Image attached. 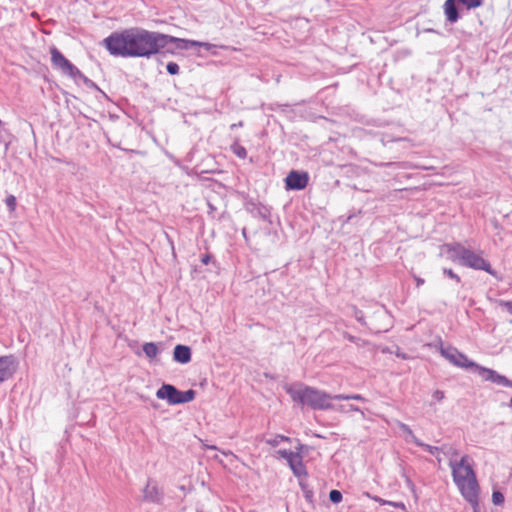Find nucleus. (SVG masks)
Listing matches in <instances>:
<instances>
[{
	"label": "nucleus",
	"mask_w": 512,
	"mask_h": 512,
	"mask_svg": "<svg viewBox=\"0 0 512 512\" xmlns=\"http://www.w3.org/2000/svg\"><path fill=\"white\" fill-rule=\"evenodd\" d=\"M443 273L448 276L450 279L454 280L457 283L461 282V278L450 268H443Z\"/></svg>",
	"instance_id": "c756f323"
},
{
	"label": "nucleus",
	"mask_w": 512,
	"mask_h": 512,
	"mask_svg": "<svg viewBox=\"0 0 512 512\" xmlns=\"http://www.w3.org/2000/svg\"><path fill=\"white\" fill-rule=\"evenodd\" d=\"M246 209L253 217L260 218L265 221L269 220L271 215L269 207L254 201H249L246 204Z\"/></svg>",
	"instance_id": "ddd939ff"
},
{
	"label": "nucleus",
	"mask_w": 512,
	"mask_h": 512,
	"mask_svg": "<svg viewBox=\"0 0 512 512\" xmlns=\"http://www.w3.org/2000/svg\"><path fill=\"white\" fill-rule=\"evenodd\" d=\"M476 371L485 381H490L505 387H512V381L500 375L495 370L478 365Z\"/></svg>",
	"instance_id": "9b49d317"
},
{
	"label": "nucleus",
	"mask_w": 512,
	"mask_h": 512,
	"mask_svg": "<svg viewBox=\"0 0 512 512\" xmlns=\"http://www.w3.org/2000/svg\"><path fill=\"white\" fill-rule=\"evenodd\" d=\"M242 126H243V121H239L238 123L231 124L230 129L234 130V129L242 127Z\"/></svg>",
	"instance_id": "e433bc0d"
},
{
	"label": "nucleus",
	"mask_w": 512,
	"mask_h": 512,
	"mask_svg": "<svg viewBox=\"0 0 512 512\" xmlns=\"http://www.w3.org/2000/svg\"><path fill=\"white\" fill-rule=\"evenodd\" d=\"M343 337H344L345 339H347L348 341H350V342H352V343H355V344H356V345H358V346H361V345H364V344H365V341H364V340H362V339H360V338H358V337H355V336H353V335L349 334L348 332H344V333H343Z\"/></svg>",
	"instance_id": "c85d7f7f"
},
{
	"label": "nucleus",
	"mask_w": 512,
	"mask_h": 512,
	"mask_svg": "<svg viewBox=\"0 0 512 512\" xmlns=\"http://www.w3.org/2000/svg\"><path fill=\"white\" fill-rule=\"evenodd\" d=\"M349 410H350V411H356V412H359V411H360L359 407H357V406H355V405H350V406H349Z\"/></svg>",
	"instance_id": "ea45409f"
},
{
	"label": "nucleus",
	"mask_w": 512,
	"mask_h": 512,
	"mask_svg": "<svg viewBox=\"0 0 512 512\" xmlns=\"http://www.w3.org/2000/svg\"><path fill=\"white\" fill-rule=\"evenodd\" d=\"M440 354L452 363L454 366L464 369H474L478 367V364L470 360L464 353L460 352L457 348L452 346L440 348Z\"/></svg>",
	"instance_id": "39448f33"
},
{
	"label": "nucleus",
	"mask_w": 512,
	"mask_h": 512,
	"mask_svg": "<svg viewBox=\"0 0 512 512\" xmlns=\"http://www.w3.org/2000/svg\"><path fill=\"white\" fill-rule=\"evenodd\" d=\"M173 359L174 361L186 364L191 360V349L190 347L182 344H178L174 347L173 351Z\"/></svg>",
	"instance_id": "dca6fc26"
},
{
	"label": "nucleus",
	"mask_w": 512,
	"mask_h": 512,
	"mask_svg": "<svg viewBox=\"0 0 512 512\" xmlns=\"http://www.w3.org/2000/svg\"><path fill=\"white\" fill-rule=\"evenodd\" d=\"M504 495L502 492L495 490L492 493V502L494 505H501L504 503Z\"/></svg>",
	"instance_id": "cd10ccee"
},
{
	"label": "nucleus",
	"mask_w": 512,
	"mask_h": 512,
	"mask_svg": "<svg viewBox=\"0 0 512 512\" xmlns=\"http://www.w3.org/2000/svg\"><path fill=\"white\" fill-rule=\"evenodd\" d=\"M277 454L287 461L294 476H296L298 479L307 476L306 467L304 466L302 456L299 453L281 449L277 451Z\"/></svg>",
	"instance_id": "423d86ee"
},
{
	"label": "nucleus",
	"mask_w": 512,
	"mask_h": 512,
	"mask_svg": "<svg viewBox=\"0 0 512 512\" xmlns=\"http://www.w3.org/2000/svg\"><path fill=\"white\" fill-rule=\"evenodd\" d=\"M231 150L232 152L239 158L241 159H245L247 157V151L246 149L238 144V143H234L231 145Z\"/></svg>",
	"instance_id": "b1692460"
},
{
	"label": "nucleus",
	"mask_w": 512,
	"mask_h": 512,
	"mask_svg": "<svg viewBox=\"0 0 512 512\" xmlns=\"http://www.w3.org/2000/svg\"><path fill=\"white\" fill-rule=\"evenodd\" d=\"M439 449L450 458L449 467L452 470V478L462 497L471 505H477L479 485L476 473L469 463V456L464 455L459 461H455L452 458L459 455L455 447L444 444Z\"/></svg>",
	"instance_id": "f03ea898"
},
{
	"label": "nucleus",
	"mask_w": 512,
	"mask_h": 512,
	"mask_svg": "<svg viewBox=\"0 0 512 512\" xmlns=\"http://www.w3.org/2000/svg\"><path fill=\"white\" fill-rule=\"evenodd\" d=\"M144 354L149 359H154L159 353L158 345L154 342H147L142 347Z\"/></svg>",
	"instance_id": "a211bd4d"
},
{
	"label": "nucleus",
	"mask_w": 512,
	"mask_h": 512,
	"mask_svg": "<svg viewBox=\"0 0 512 512\" xmlns=\"http://www.w3.org/2000/svg\"><path fill=\"white\" fill-rule=\"evenodd\" d=\"M18 368V361L14 355L0 356V383L10 379Z\"/></svg>",
	"instance_id": "9d476101"
},
{
	"label": "nucleus",
	"mask_w": 512,
	"mask_h": 512,
	"mask_svg": "<svg viewBox=\"0 0 512 512\" xmlns=\"http://www.w3.org/2000/svg\"><path fill=\"white\" fill-rule=\"evenodd\" d=\"M357 320H358L359 322L363 323V321H362V317H357Z\"/></svg>",
	"instance_id": "a18cd8bd"
},
{
	"label": "nucleus",
	"mask_w": 512,
	"mask_h": 512,
	"mask_svg": "<svg viewBox=\"0 0 512 512\" xmlns=\"http://www.w3.org/2000/svg\"><path fill=\"white\" fill-rule=\"evenodd\" d=\"M396 165H399V164L395 163V162H387V163L380 164V166H383V167H390V166H396Z\"/></svg>",
	"instance_id": "4c0bfd02"
},
{
	"label": "nucleus",
	"mask_w": 512,
	"mask_h": 512,
	"mask_svg": "<svg viewBox=\"0 0 512 512\" xmlns=\"http://www.w3.org/2000/svg\"><path fill=\"white\" fill-rule=\"evenodd\" d=\"M299 486L301 488V491L303 492V495H304L306 501L308 503H310V504H313V502H314V492H313V489L306 482V480L303 479V478H300L299 479Z\"/></svg>",
	"instance_id": "f3484780"
},
{
	"label": "nucleus",
	"mask_w": 512,
	"mask_h": 512,
	"mask_svg": "<svg viewBox=\"0 0 512 512\" xmlns=\"http://www.w3.org/2000/svg\"><path fill=\"white\" fill-rule=\"evenodd\" d=\"M510 405H511V407H512V397H511V400H510Z\"/></svg>",
	"instance_id": "49530a36"
},
{
	"label": "nucleus",
	"mask_w": 512,
	"mask_h": 512,
	"mask_svg": "<svg viewBox=\"0 0 512 512\" xmlns=\"http://www.w3.org/2000/svg\"><path fill=\"white\" fill-rule=\"evenodd\" d=\"M501 305L504 306L507 311L512 314V301H502Z\"/></svg>",
	"instance_id": "f704fd0d"
},
{
	"label": "nucleus",
	"mask_w": 512,
	"mask_h": 512,
	"mask_svg": "<svg viewBox=\"0 0 512 512\" xmlns=\"http://www.w3.org/2000/svg\"><path fill=\"white\" fill-rule=\"evenodd\" d=\"M211 260V255L210 254H204L202 257H201V262L202 264L204 265H207Z\"/></svg>",
	"instance_id": "c9c22d12"
},
{
	"label": "nucleus",
	"mask_w": 512,
	"mask_h": 512,
	"mask_svg": "<svg viewBox=\"0 0 512 512\" xmlns=\"http://www.w3.org/2000/svg\"><path fill=\"white\" fill-rule=\"evenodd\" d=\"M415 280H416L417 286L424 284V279H422V278L417 277V278H415Z\"/></svg>",
	"instance_id": "58836bf2"
},
{
	"label": "nucleus",
	"mask_w": 512,
	"mask_h": 512,
	"mask_svg": "<svg viewBox=\"0 0 512 512\" xmlns=\"http://www.w3.org/2000/svg\"><path fill=\"white\" fill-rule=\"evenodd\" d=\"M278 108H281V109H284L285 107H288L287 104H284V105H281V104H276Z\"/></svg>",
	"instance_id": "37998d69"
},
{
	"label": "nucleus",
	"mask_w": 512,
	"mask_h": 512,
	"mask_svg": "<svg viewBox=\"0 0 512 512\" xmlns=\"http://www.w3.org/2000/svg\"><path fill=\"white\" fill-rule=\"evenodd\" d=\"M52 65L60 69L65 75L72 77L73 74L79 73V69L73 65L56 47L51 48Z\"/></svg>",
	"instance_id": "0eeeda50"
},
{
	"label": "nucleus",
	"mask_w": 512,
	"mask_h": 512,
	"mask_svg": "<svg viewBox=\"0 0 512 512\" xmlns=\"http://www.w3.org/2000/svg\"><path fill=\"white\" fill-rule=\"evenodd\" d=\"M467 10L476 9L483 5L484 0H458Z\"/></svg>",
	"instance_id": "412c9836"
},
{
	"label": "nucleus",
	"mask_w": 512,
	"mask_h": 512,
	"mask_svg": "<svg viewBox=\"0 0 512 512\" xmlns=\"http://www.w3.org/2000/svg\"><path fill=\"white\" fill-rule=\"evenodd\" d=\"M158 399L167 400L170 405L180 404L181 391L174 385L163 384L156 392Z\"/></svg>",
	"instance_id": "f8f14e48"
},
{
	"label": "nucleus",
	"mask_w": 512,
	"mask_h": 512,
	"mask_svg": "<svg viewBox=\"0 0 512 512\" xmlns=\"http://www.w3.org/2000/svg\"><path fill=\"white\" fill-rule=\"evenodd\" d=\"M342 493L339 490L333 489L329 493V499L332 503H340L342 501Z\"/></svg>",
	"instance_id": "bb28decb"
},
{
	"label": "nucleus",
	"mask_w": 512,
	"mask_h": 512,
	"mask_svg": "<svg viewBox=\"0 0 512 512\" xmlns=\"http://www.w3.org/2000/svg\"><path fill=\"white\" fill-rule=\"evenodd\" d=\"M334 400H357V401H365V398L360 394H337L334 395Z\"/></svg>",
	"instance_id": "a878e982"
},
{
	"label": "nucleus",
	"mask_w": 512,
	"mask_h": 512,
	"mask_svg": "<svg viewBox=\"0 0 512 512\" xmlns=\"http://www.w3.org/2000/svg\"><path fill=\"white\" fill-rule=\"evenodd\" d=\"M164 498L163 491L159 488L156 480L149 478L142 490V501L147 503L161 504Z\"/></svg>",
	"instance_id": "6e6552de"
},
{
	"label": "nucleus",
	"mask_w": 512,
	"mask_h": 512,
	"mask_svg": "<svg viewBox=\"0 0 512 512\" xmlns=\"http://www.w3.org/2000/svg\"><path fill=\"white\" fill-rule=\"evenodd\" d=\"M242 235H243V237L245 238V240L247 241V240H248V237H247V230H246V228H243V229H242Z\"/></svg>",
	"instance_id": "a19ab883"
},
{
	"label": "nucleus",
	"mask_w": 512,
	"mask_h": 512,
	"mask_svg": "<svg viewBox=\"0 0 512 512\" xmlns=\"http://www.w3.org/2000/svg\"><path fill=\"white\" fill-rule=\"evenodd\" d=\"M289 442L290 438L284 435H275L273 438L266 439V443L272 447H277L281 442Z\"/></svg>",
	"instance_id": "4be33fe9"
},
{
	"label": "nucleus",
	"mask_w": 512,
	"mask_h": 512,
	"mask_svg": "<svg viewBox=\"0 0 512 512\" xmlns=\"http://www.w3.org/2000/svg\"><path fill=\"white\" fill-rule=\"evenodd\" d=\"M109 53L121 57H143L160 53L168 44L174 43L177 49L186 50L192 47H203L211 51L216 45L208 42H200L177 38L171 35L142 28H129L120 32H113L103 40Z\"/></svg>",
	"instance_id": "f257e3e1"
},
{
	"label": "nucleus",
	"mask_w": 512,
	"mask_h": 512,
	"mask_svg": "<svg viewBox=\"0 0 512 512\" xmlns=\"http://www.w3.org/2000/svg\"><path fill=\"white\" fill-rule=\"evenodd\" d=\"M415 444L421 448H423L425 451H427L428 453L432 454V455H436L438 454L439 452H441V449H439L440 447H436V446H431L429 444H426L424 442H422L420 439L418 438H415Z\"/></svg>",
	"instance_id": "aec40b11"
},
{
	"label": "nucleus",
	"mask_w": 512,
	"mask_h": 512,
	"mask_svg": "<svg viewBox=\"0 0 512 512\" xmlns=\"http://www.w3.org/2000/svg\"><path fill=\"white\" fill-rule=\"evenodd\" d=\"M432 396L436 401L440 402L444 399V392L442 390H435Z\"/></svg>",
	"instance_id": "72a5a7b5"
},
{
	"label": "nucleus",
	"mask_w": 512,
	"mask_h": 512,
	"mask_svg": "<svg viewBox=\"0 0 512 512\" xmlns=\"http://www.w3.org/2000/svg\"><path fill=\"white\" fill-rule=\"evenodd\" d=\"M460 265L473 270L485 271L497 280H502V275L493 269L490 262L484 258L482 250L474 251L468 248L465 256L462 257Z\"/></svg>",
	"instance_id": "20e7f679"
},
{
	"label": "nucleus",
	"mask_w": 512,
	"mask_h": 512,
	"mask_svg": "<svg viewBox=\"0 0 512 512\" xmlns=\"http://www.w3.org/2000/svg\"><path fill=\"white\" fill-rule=\"evenodd\" d=\"M371 499L378 502L380 505H389V506H393L395 508H399L402 510L406 509L405 504L403 502H394V501L384 500L378 496L371 497Z\"/></svg>",
	"instance_id": "6ab92c4d"
},
{
	"label": "nucleus",
	"mask_w": 512,
	"mask_h": 512,
	"mask_svg": "<svg viewBox=\"0 0 512 512\" xmlns=\"http://www.w3.org/2000/svg\"><path fill=\"white\" fill-rule=\"evenodd\" d=\"M399 427H400V429H401L404 433H406V434H407V435L412 439V441L415 443V438H417V437L414 435V433H413V431L411 430V428H410L407 424H404V423H400V424H399Z\"/></svg>",
	"instance_id": "7c9ffc66"
},
{
	"label": "nucleus",
	"mask_w": 512,
	"mask_h": 512,
	"mask_svg": "<svg viewBox=\"0 0 512 512\" xmlns=\"http://www.w3.org/2000/svg\"><path fill=\"white\" fill-rule=\"evenodd\" d=\"M71 78H73L74 80H81L87 87L97 88L96 84L92 80L87 78L80 70L79 73L73 74Z\"/></svg>",
	"instance_id": "5701e85b"
},
{
	"label": "nucleus",
	"mask_w": 512,
	"mask_h": 512,
	"mask_svg": "<svg viewBox=\"0 0 512 512\" xmlns=\"http://www.w3.org/2000/svg\"><path fill=\"white\" fill-rule=\"evenodd\" d=\"M364 496L368 497L371 499V497H374L373 495H371L369 492H364L363 493Z\"/></svg>",
	"instance_id": "79ce46f5"
},
{
	"label": "nucleus",
	"mask_w": 512,
	"mask_h": 512,
	"mask_svg": "<svg viewBox=\"0 0 512 512\" xmlns=\"http://www.w3.org/2000/svg\"><path fill=\"white\" fill-rule=\"evenodd\" d=\"M166 69L170 75H176L179 73V65L175 62H169Z\"/></svg>",
	"instance_id": "2f4dec72"
},
{
	"label": "nucleus",
	"mask_w": 512,
	"mask_h": 512,
	"mask_svg": "<svg viewBox=\"0 0 512 512\" xmlns=\"http://www.w3.org/2000/svg\"><path fill=\"white\" fill-rule=\"evenodd\" d=\"M457 2L458 0H446L443 6L446 20L451 24L456 23L460 19Z\"/></svg>",
	"instance_id": "2eb2a0df"
},
{
	"label": "nucleus",
	"mask_w": 512,
	"mask_h": 512,
	"mask_svg": "<svg viewBox=\"0 0 512 512\" xmlns=\"http://www.w3.org/2000/svg\"><path fill=\"white\" fill-rule=\"evenodd\" d=\"M337 410L342 412V411H344V407H343V406H339V407L337 408Z\"/></svg>",
	"instance_id": "c03bdc74"
},
{
	"label": "nucleus",
	"mask_w": 512,
	"mask_h": 512,
	"mask_svg": "<svg viewBox=\"0 0 512 512\" xmlns=\"http://www.w3.org/2000/svg\"><path fill=\"white\" fill-rule=\"evenodd\" d=\"M444 248L446 249V251L449 255V258L453 262H458L459 264L462 261V257L465 256L466 251L468 250L467 247H465L464 245H462L461 243H458V242L445 244Z\"/></svg>",
	"instance_id": "4468645a"
},
{
	"label": "nucleus",
	"mask_w": 512,
	"mask_h": 512,
	"mask_svg": "<svg viewBox=\"0 0 512 512\" xmlns=\"http://www.w3.org/2000/svg\"><path fill=\"white\" fill-rule=\"evenodd\" d=\"M198 512H203V511H198Z\"/></svg>",
	"instance_id": "de8ad7c7"
},
{
	"label": "nucleus",
	"mask_w": 512,
	"mask_h": 512,
	"mask_svg": "<svg viewBox=\"0 0 512 512\" xmlns=\"http://www.w3.org/2000/svg\"><path fill=\"white\" fill-rule=\"evenodd\" d=\"M309 181V174L304 171L292 170L285 178V185L287 190H302Z\"/></svg>",
	"instance_id": "1a4fd4ad"
},
{
	"label": "nucleus",
	"mask_w": 512,
	"mask_h": 512,
	"mask_svg": "<svg viewBox=\"0 0 512 512\" xmlns=\"http://www.w3.org/2000/svg\"><path fill=\"white\" fill-rule=\"evenodd\" d=\"M195 395H196V392L193 389H189L184 392L181 391V398H179L180 404L188 403V402L194 400Z\"/></svg>",
	"instance_id": "393cba45"
},
{
	"label": "nucleus",
	"mask_w": 512,
	"mask_h": 512,
	"mask_svg": "<svg viewBox=\"0 0 512 512\" xmlns=\"http://www.w3.org/2000/svg\"><path fill=\"white\" fill-rule=\"evenodd\" d=\"M284 389L292 401L302 407L307 406L313 410H331L335 408L331 402L334 400V395L315 387L296 382L286 384Z\"/></svg>",
	"instance_id": "7ed1b4c3"
},
{
	"label": "nucleus",
	"mask_w": 512,
	"mask_h": 512,
	"mask_svg": "<svg viewBox=\"0 0 512 512\" xmlns=\"http://www.w3.org/2000/svg\"><path fill=\"white\" fill-rule=\"evenodd\" d=\"M6 206L10 211H14L16 207V198L13 195H9L5 199Z\"/></svg>",
	"instance_id": "473e14b6"
}]
</instances>
